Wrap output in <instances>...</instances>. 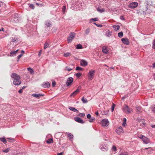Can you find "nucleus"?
<instances>
[{
	"label": "nucleus",
	"instance_id": "1",
	"mask_svg": "<svg viewBox=\"0 0 155 155\" xmlns=\"http://www.w3.org/2000/svg\"><path fill=\"white\" fill-rule=\"evenodd\" d=\"M11 78L14 79L13 83L15 85H18L21 83L20 76L16 73H13L11 75Z\"/></svg>",
	"mask_w": 155,
	"mask_h": 155
},
{
	"label": "nucleus",
	"instance_id": "2",
	"mask_svg": "<svg viewBox=\"0 0 155 155\" xmlns=\"http://www.w3.org/2000/svg\"><path fill=\"white\" fill-rule=\"evenodd\" d=\"M75 35V33L74 32H70L69 36L67 38V41L68 43L72 41V40L74 38Z\"/></svg>",
	"mask_w": 155,
	"mask_h": 155
},
{
	"label": "nucleus",
	"instance_id": "3",
	"mask_svg": "<svg viewBox=\"0 0 155 155\" xmlns=\"http://www.w3.org/2000/svg\"><path fill=\"white\" fill-rule=\"evenodd\" d=\"M95 71L94 70H90L88 74V78L90 80H92L94 75Z\"/></svg>",
	"mask_w": 155,
	"mask_h": 155
},
{
	"label": "nucleus",
	"instance_id": "4",
	"mask_svg": "<svg viewBox=\"0 0 155 155\" xmlns=\"http://www.w3.org/2000/svg\"><path fill=\"white\" fill-rule=\"evenodd\" d=\"M131 110L129 107L128 106L125 105L123 108V111L126 113L129 114L131 113Z\"/></svg>",
	"mask_w": 155,
	"mask_h": 155
},
{
	"label": "nucleus",
	"instance_id": "5",
	"mask_svg": "<svg viewBox=\"0 0 155 155\" xmlns=\"http://www.w3.org/2000/svg\"><path fill=\"white\" fill-rule=\"evenodd\" d=\"M73 78L71 77H70L67 79L66 81V84L68 86L70 85L73 81Z\"/></svg>",
	"mask_w": 155,
	"mask_h": 155
},
{
	"label": "nucleus",
	"instance_id": "6",
	"mask_svg": "<svg viewBox=\"0 0 155 155\" xmlns=\"http://www.w3.org/2000/svg\"><path fill=\"white\" fill-rule=\"evenodd\" d=\"M138 6V3L135 2L130 3L129 5V7L130 8H134L137 7Z\"/></svg>",
	"mask_w": 155,
	"mask_h": 155
},
{
	"label": "nucleus",
	"instance_id": "7",
	"mask_svg": "<svg viewBox=\"0 0 155 155\" xmlns=\"http://www.w3.org/2000/svg\"><path fill=\"white\" fill-rule=\"evenodd\" d=\"M18 15L17 14H15L13 15V18H12V21L17 22L18 21L19 18L18 17Z\"/></svg>",
	"mask_w": 155,
	"mask_h": 155
},
{
	"label": "nucleus",
	"instance_id": "8",
	"mask_svg": "<svg viewBox=\"0 0 155 155\" xmlns=\"http://www.w3.org/2000/svg\"><path fill=\"white\" fill-rule=\"evenodd\" d=\"M116 132L118 134L121 133H123L124 132L122 127L121 126H120L117 128L116 130Z\"/></svg>",
	"mask_w": 155,
	"mask_h": 155
},
{
	"label": "nucleus",
	"instance_id": "9",
	"mask_svg": "<svg viewBox=\"0 0 155 155\" xmlns=\"http://www.w3.org/2000/svg\"><path fill=\"white\" fill-rule=\"evenodd\" d=\"M74 119L75 121H77L78 123L81 124H83L84 123V121L82 120L81 118L78 117H75L74 118Z\"/></svg>",
	"mask_w": 155,
	"mask_h": 155
},
{
	"label": "nucleus",
	"instance_id": "10",
	"mask_svg": "<svg viewBox=\"0 0 155 155\" xmlns=\"http://www.w3.org/2000/svg\"><path fill=\"white\" fill-rule=\"evenodd\" d=\"M102 124L103 126H107L108 125L109 121L107 120L104 119L101 121Z\"/></svg>",
	"mask_w": 155,
	"mask_h": 155
},
{
	"label": "nucleus",
	"instance_id": "11",
	"mask_svg": "<svg viewBox=\"0 0 155 155\" xmlns=\"http://www.w3.org/2000/svg\"><path fill=\"white\" fill-rule=\"evenodd\" d=\"M121 41L123 43L126 45H128L130 43L128 39L127 38H122Z\"/></svg>",
	"mask_w": 155,
	"mask_h": 155
},
{
	"label": "nucleus",
	"instance_id": "12",
	"mask_svg": "<svg viewBox=\"0 0 155 155\" xmlns=\"http://www.w3.org/2000/svg\"><path fill=\"white\" fill-rule=\"evenodd\" d=\"M44 94H31V96L39 98L40 97L44 96Z\"/></svg>",
	"mask_w": 155,
	"mask_h": 155
},
{
	"label": "nucleus",
	"instance_id": "13",
	"mask_svg": "<svg viewBox=\"0 0 155 155\" xmlns=\"http://www.w3.org/2000/svg\"><path fill=\"white\" fill-rule=\"evenodd\" d=\"M102 51L105 54H107L109 51L108 48L107 46H103L102 47Z\"/></svg>",
	"mask_w": 155,
	"mask_h": 155
},
{
	"label": "nucleus",
	"instance_id": "14",
	"mask_svg": "<svg viewBox=\"0 0 155 155\" xmlns=\"http://www.w3.org/2000/svg\"><path fill=\"white\" fill-rule=\"evenodd\" d=\"M42 86L45 88H48L50 86V84L48 82L46 81L44 82L42 84Z\"/></svg>",
	"mask_w": 155,
	"mask_h": 155
},
{
	"label": "nucleus",
	"instance_id": "15",
	"mask_svg": "<svg viewBox=\"0 0 155 155\" xmlns=\"http://www.w3.org/2000/svg\"><path fill=\"white\" fill-rule=\"evenodd\" d=\"M80 64L81 66H85L87 65V63L86 61L82 59L80 61Z\"/></svg>",
	"mask_w": 155,
	"mask_h": 155
},
{
	"label": "nucleus",
	"instance_id": "16",
	"mask_svg": "<svg viewBox=\"0 0 155 155\" xmlns=\"http://www.w3.org/2000/svg\"><path fill=\"white\" fill-rule=\"evenodd\" d=\"M143 143L145 144H147L150 143V140L149 138L145 136L142 139Z\"/></svg>",
	"mask_w": 155,
	"mask_h": 155
},
{
	"label": "nucleus",
	"instance_id": "17",
	"mask_svg": "<svg viewBox=\"0 0 155 155\" xmlns=\"http://www.w3.org/2000/svg\"><path fill=\"white\" fill-rule=\"evenodd\" d=\"M80 92L79 90L77 89L75 91L73 92L70 95V97H74L78 93Z\"/></svg>",
	"mask_w": 155,
	"mask_h": 155
},
{
	"label": "nucleus",
	"instance_id": "18",
	"mask_svg": "<svg viewBox=\"0 0 155 155\" xmlns=\"http://www.w3.org/2000/svg\"><path fill=\"white\" fill-rule=\"evenodd\" d=\"M18 51L19 50H17L15 51H11L10 53V55L11 56H13L16 54L17 53Z\"/></svg>",
	"mask_w": 155,
	"mask_h": 155
},
{
	"label": "nucleus",
	"instance_id": "19",
	"mask_svg": "<svg viewBox=\"0 0 155 155\" xmlns=\"http://www.w3.org/2000/svg\"><path fill=\"white\" fill-rule=\"evenodd\" d=\"M150 110H151L153 113H155V105L151 106L149 108Z\"/></svg>",
	"mask_w": 155,
	"mask_h": 155
},
{
	"label": "nucleus",
	"instance_id": "20",
	"mask_svg": "<svg viewBox=\"0 0 155 155\" xmlns=\"http://www.w3.org/2000/svg\"><path fill=\"white\" fill-rule=\"evenodd\" d=\"M69 109L70 110H72L74 112H77V113L78 112V110L74 107H69Z\"/></svg>",
	"mask_w": 155,
	"mask_h": 155
},
{
	"label": "nucleus",
	"instance_id": "21",
	"mask_svg": "<svg viewBox=\"0 0 155 155\" xmlns=\"http://www.w3.org/2000/svg\"><path fill=\"white\" fill-rule=\"evenodd\" d=\"M137 110L136 112L137 113H141L142 112L141 107L140 106H138L136 107Z\"/></svg>",
	"mask_w": 155,
	"mask_h": 155
},
{
	"label": "nucleus",
	"instance_id": "22",
	"mask_svg": "<svg viewBox=\"0 0 155 155\" xmlns=\"http://www.w3.org/2000/svg\"><path fill=\"white\" fill-rule=\"evenodd\" d=\"M45 25L47 27H50L51 26V24L49 22L47 21L45 22Z\"/></svg>",
	"mask_w": 155,
	"mask_h": 155
},
{
	"label": "nucleus",
	"instance_id": "23",
	"mask_svg": "<svg viewBox=\"0 0 155 155\" xmlns=\"http://www.w3.org/2000/svg\"><path fill=\"white\" fill-rule=\"evenodd\" d=\"M112 27L115 31L118 30L120 28V26L119 25H114L112 26Z\"/></svg>",
	"mask_w": 155,
	"mask_h": 155
},
{
	"label": "nucleus",
	"instance_id": "24",
	"mask_svg": "<svg viewBox=\"0 0 155 155\" xmlns=\"http://www.w3.org/2000/svg\"><path fill=\"white\" fill-rule=\"evenodd\" d=\"M81 101L84 103H86L88 101L86 98L83 97H82Z\"/></svg>",
	"mask_w": 155,
	"mask_h": 155
},
{
	"label": "nucleus",
	"instance_id": "25",
	"mask_svg": "<svg viewBox=\"0 0 155 155\" xmlns=\"http://www.w3.org/2000/svg\"><path fill=\"white\" fill-rule=\"evenodd\" d=\"M66 133L68 135V137L70 140L73 138V135H72L71 134L68 133Z\"/></svg>",
	"mask_w": 155,
	"mask_h": 155
},
{
	"label": "nucleus",
	"instance_id": "26",
	"mask_svg": "<svg viewBox=\"0 0 155 155\" xmlns=\"http://www.w3.org/2000/svg\"><path fill=\"white\" fill-rule=\"evenodd\" d=\"M46 142L48 143H51L53 142V140L52 138L48 139L46 141Z\"/></svg>",
	"mask_w": 155,
	"mask_h": 155
},
{
	"label": "nucleus",
	"instance_id": "27",
	"mask_svg": "<svg viewBox=\"0 0 155 155\" xmlns=\"http://www.w3.org/2000/svg\"><path fill=\"white\" fill-rule=\"evenodd\" d=\"M83 48L82 45L80 44H78L77 45L76 48L77 49H80Z\"/></svg>",
	"mask_w": 155,
	"mask_h": 155
},
{
	"label": "nucleus",
	"instance_id": "28",
	"mask_svg": "<svg viewBox=\"0 0 155 155\" xmlns=\"http://www.w3.org/2000/svg\"><path fill=\"white\" fill-rule=\"evenodd\" d=\"M0 140L5 144L7 142L6 140L4 137L0 138Z\"/></svg>",
	"mask_w": 155,
	"mask_h": 155
},
{
	"label": "nucleus",
	"instance_id": "29",
	"mask_svg": "<svg viewBox=\"0 0 155 155\" xmlns=\"http://www.w3.org/2000/svg\"><path fill=\"white\" fill-rule=\"evenodd\" d=\"M28 70L30 72L31 74H32L34 72L33 70L31 68H27Z\"/></svg>",
	"mask_w": 155,
	"mask_h": 155
},
{
	"label": "nucleus",
	"instance_id": "30",
	"mask_svg": "<svg viewBox=\"0 0 155 155\" xmlns=\"http://www.w3.org/2000/svg\"><path fill=\"white\" fill-rule=\"evenodd\" d=\"M143 119H141V118L138 117L137 118L136 120L138 121L139 122H143Z\"/></svg>",
	"mask_w": 155,
	"mask_h": 155
},
{
	"label": "nucleus",
	"instance_id": "31",
	"mask_svg": "<svg viewBox=\"0 0 155 155\" xmlns=\"http://www.w3.org/2000/svg\"><path fill=\"white\" fill-rule=\"evenodd\" d=\"M101 150H102L103 151H106L107 150V148L106 147H105L103 146L101 147Z\"/></svg>",
	"mask_w": 155,
	"mask_h": 155
},
{
	"label": "nucleus",
	"instance_id": "32",
	"mask_svg": "<svg viewBox=\"0 0 155 155\" xmlns=\"http://www.w3.org/2000/svg\"><path fill=\"white\" fill-rule=\"evenodd\" d=\"M49 45V44L47 42H45L44 44V49H46Z\"/></svg>",
	"mask_w": 155,
	"mask_h": 155
},
{
	"label": "nucleus",
	"instance_id": "33",
	"mask_svg": "<svg viewBox=\"0 0 155 155\" xmlns=\"http://www.w3.org/2000/svg\"><path fill=\"white\" fill-rule=\"evenodd\" d=\"M123 35V33L122 31H121L118 33V36L120 38L122 37Z\"/></svg>",
	"mask_w": 155,
	"mask_h": 155
},
{
	"label": "nucleus",
	"instance_id": "34",
	"mask_svg": "<svg viewBox=\"0 0 155 155\" xmlns=\"http://www.w3.org/2000/svg\"><path fill=\"white\" fill-rule=\"evenodd\" d=\"M90 29L89 28H87L85 31V33L86 35H88L90 32Z\"/></svg>",
	"mask_w": 155,
	"mask_h": 155
},
{
	"label": "nucleus",
	"instance_id": "35",
	"mask_svg": "<svg viewBox=\"0 0 155 155\" xmlns=\"http://www.w3.org/2000/svg\"><path fill=\"white\" fill-rule=\"evenodd\" d=\"M97 10L99 12H104V10L103 9H100L99 7H98L97 8Z\"/></svg>",
	"mask_w": 155,
	"mask_h": 155
},
{
	"label": "nucleus",
	"instance_id": "36",
	"mask_svg": "<svg viewBox=\"0 0 155 155\" xmlns=\"http://www.w3.org/2000/svg\"><path fill=\"white\" fill-rule=\"evenodd\" d=\"M82 74L80 73H78L75 74V76L78 78H79L81 75Z\"/></svg>",
	"mask_w": 155,
	"mask_h": 155
},
{
	"label": "nucleus",
	"instance_id": "37",
	"mask_svg": "<svg viewBox=\"0 0 155 155\" xmlns=\"http://www.w3.org/2000/svg\"><path fill=\"white\" fill-rule=\"evenodd\" d=\"M76 70L78 71H82L83 70V68L80 67H77L76 68Z\"/></svg>",
	"mask_w": 155,
	"mask_h": 155
},
{
	"label": "nucleus",
	"instance_id": "38",
	"mask_svg": "<svg viewBox=\"0 0 155 155\" xmlns=\"http://www.w3.org/2000/svg\"><path fill=\"white\" fill-rule=\"evenodd\" d=\"M112 149L114 151H116L117 150L116 147L114 145L112 147Z\"/></svg>",
	"mask_w": 155,
	"mask_h": 155
},
{
	"label": "nucleus",
	"instance_id": "39",
	"mask_svg": "<svg viewBox=\"0 0 155 155\" xmlns=\"http://www.w3.org/2000/svg\"><path fill=\"white\" fill-rule=\"evenodd\" d=\"M140 125L142 127L145 126V120H143V122H140Z\"/></svg>",
	"mask_w": 155,
	"mask_h": 155
},
{
	"label": "nucleus",
	"instance_id": "40",
	"mask_svg": "<svg viewBox=\"0 0 155 155\" xmlns=\"http://www.w3.org/2000/svg\"><path fill=\"white\" fill-rule=\"evenodd\" d=\"M29 7L32 9H34L35 8L34 6L32 4H29Z\"/></svg>",
	"mask_w": 155,
	"mask_h": 155
},
{
	"label": "nucleus",
	"instance_id": "41",
	"mask_svg": "<svg viewBox=\"0 0 155 155\" xmlns=\"http://www.w3.org/2000/svg\"><path fill=\"white\" fill-rule=\"evenodd\" d=\"M114 107H115V104H114V103H113V104L111 108V111L112 112L114 110Z\"/></svg>",
	"mask_w": 155,
	"mask_h": 155
},
{
	"label": "nucleus",
	"instance_id": "42",
	"mask_svg": "<svg viewBox=\"0 0 155 155\" xmlns=\"http://www.w3.org/2000/svg\"><path fill=\"white\" fill-rule=\"evenodd\" d=\"M94 24L95 25L97 26L98 27H103V25H102L100 24V25H98L96 24L95 23H94Z\"/></svg>",
	"mask_w": 155,
	"mask_h": 155
},
{
	"label": "nucleus",
	"instance_id": "43",
	"mask_svg": "<svg viewBox=\"0 0 155 155\" xmlns=\"http://www.w3.org/2000/svg\"><path fill=\"white\" fill-rule=\"evenodd\" d=\"M95 120V118L94 117H92L91 119H90L89 120V121L90 122H93Z\"/></svg>",
	"mask_w": 155,
	"mask_h": 155
},
{
	"label": "nucleus",
	"instance_id": "44",
	"mask_svg": "<svg viewBox=\"0 0 155 155\" xmlns=\"http://www.w3.org/2000/svg\"><path fill=\"white\" fill-rule=\"evenodd\" d=\"M108 112L109 110H108V111H104L103 112L102 114L104 115H107L108 114Z\"/></svg>",
	"mask_w": 155,
	"mask_h": 155
},
{
	"label": "nucleus",
	"instance_id": "45",
	"mask_svg": "<svg viewBox=\"0 0 155 155\" xmlns=\"http://www.w3.org/2000/svg\"><path fill=\"white\" fill-rule=\"evenodd\" d=\"M85 116V114L84 113H80L79 114L78 116L79 117H84Z\"/></svg>",
	"mask_w": 155,
	"mask_h": 155
},
{
	"label": "nucleus",
	"instance_id": "46",
	"mask_svg": "<svg viewBox=\"0 0 155 155\" xmlns=\"http://www.w3.org/2000/svg\"><path fill=\"white\" fill-rule=\"evenodd\" d=\"M91 20H93L94 21H96L98 20V18H92Z\"/></svg>",
	"mask_w": 155,
	"mask_h": 155
},
{
	"label": "nucleus",
	"instance_id": "47",
	"mask_svg": "<svg viewBox=\"0 0 155 155\" xmlns=\"http://www.w3.org/2000/svg\"><path fill=\"white\" fill-rule=\"evenodd\" d=\"M70 53H67L64 54V56L65 57H67L69 56Z\"/></svg>",
	"mask_w": 155,
	"mask_h": 155
},
{
	"label": "nucleus",
	"instance_id": "48",
	"mask_svg": "<svg viewBox=\"0 0 155 155\" xmlns=\"http://www.w3.org/2000/svg\"><path fill=\"white\" fill-rule=\"evenodd\" d=\"M66 7L65 6H64L62 7V9L63 10V11L64 13V12L65 9H66Z\"/></svg>",
	"mask_w": 155,
	"mask_h": 155
},
{
	"label": "nucleus",
	"instance_id": "49",
	"mask_svg": "<svg viewBox=\"0 0 155 155\" xmlns=\"http://www.w3.org/2000/svg\"><path fill=\"white\" fill-rule=\"evenodd\" d=\"M23 56V54H21L18 56L17 57V58L18 59V61L19 60L20 58Z\"/></svg>",
	"mask_w": 155,
	"mask_h": 155
},
{
	"label": "nucleus",
	"instance_id": "50",
	"mask_svg": "<svg viewBox=\"0 0 155 155\" xmlns=\"http://www.w3.org/2000/svg\"><path fill=\"white\" fill-rule=\"evenodd\" d=\"M144 137H145V136H144L142 134H141L139 136V137L140 139H143V138Z\"/></svg>",
	"mask_w": 155,
	"mask_h": 155
},
{
	"label": "nucleus",
	"instance_id": "51",
	"mask_svg": "<svg viewBox=\"0 0 155 155\" xmlns=\"http://www.w3.org/2000/svg\"><path fill=\"white\" fill-rule=\"evenodd\" d=\"M119 155H127V153L126 152H123L120 154Z\"/></svg>",
	"mask_w": 155,
	"mask_h": 155
},
{
	"label": "nucleus",
	"instance_id": "52",
	"mask_svg": "<svg viewBox=\"0 0 155 155\" xmlns=\"http://www.w3.org/2000/svg\"><path fill=\"white\" fill-rule=\"evenodd\" d=\"M65 69L68 71H70L72 70V69L69 68L67 66L65 67Z\"/></svg>",
	"mask_w": 155,
	"mask_h": 155
},
{
	"label": "nucleus",
	"instance_id": "53",
	"mask_svg": "<svg viewBox=\"0 0 155 155\" xmlns=\"http://www.w3.org/2000/svg\"><path fill=\"white\" fill-rule=\"evenodd\" d=\"M9 151V150L7 148L5 150H4L3 151V152H5V153H8Z\"/></svg>",
	"mask_w": 155,
	"mask_h": 155
},
{
	"label": "nucleus",
	"instance_id": "54",
	"mask_svg": "<svg viewBox=\"0 0 155 155\" xmlns=\"http://www.w3.org/2000/svg\"><path fill=\"white\" fill-rule=\"evenodd\" d=\"M91 117V116L90 114H88L87 115V118L88 119H90Z\"/></svg>",
	"mask_w": 155,
	"mask_h": 155
},
{
	"label": "nucleus",
	"instance_id": "55",
	"mask_svg": "<svg viewBox=\"0 0 155 155\" xmlns=\"http://www.w3.org/2000/svg\"><path fill=\"white\" fill-rule=\"evenodd\" d=\"M52 85L53 87H54L56 85V83L55 81H53L52 83Z\"/></svg>",
	"mask_w": 155,
	"mask_h": 155
},
{
	"label": "nucleus",
	"instance_id": "56",
	"mask_svg": "<svg viewBox=\"0 0 155 155\" xmlns=\"http://www.w3.org/2000/svg\"><path fill=\"white\" fill-rule=\"evenodd\" d=\"M126 123L125 122V121H123V122L122 124V126H123V127H124L126 124Z\"/></svg>",
	"mask_w": 155,
	"mask_h": 155
},
{
	"label": "nucleus",
	"instance_id": "57",
	"mask_svg": "<svg viewBox=\"0 0 155 155\" xmlns=\"http://www.w3.org/2000/svg\"><path fill=\"white\" fill-rule=\"evenodd\" d=\"M23 92V90H22V89H20L18 91V92L20 93H21L22 92Z\"/></svg>",
	"mask_w": 155,
	"mask_h": 155
},
{
	"label": "nucleus",
	"instance_id": "58",
	"mask_svg": "<svg viewBox=\"0 0 155 155\" xmlns=\"http://www.w3.org/2000/svg\"><path fill=\"white\" fill-rule=\"evenodd\" d=\"M63 153L62 152L60 153H58L57 154V155H62L63 154Z\"/></svg>",
	"mask_w": 155,
	"mask_h": 155
},
{
	"label": "nucleus",
	"instance_id": "59",
	"mask_svg": "<svg viewBox=\"0 0 155 155\" xmlns=\"http://www.w3.org/2000/svg\"><path fill=\"white\" fill-rule=\"evenodd\" d=\"M41 53V51L40 50L38 53V55L39 56H40Z\"/></svg>",
	"mask_w": 155,
	"mask_h": 155
},
{
	"label": "nucleus",
	"instance_id": "60",
	"mask_svg": "<svg viewBox=\"0 0 155 155\" xmlns=\"http://www.w3.org/2000/svg\"><path fill=\"white\" fill-rule=\"evenodd\" d=\"M35 4H36V5H37V6H39V5H43V4H42H42H38V3H37V2H36V3H35Z\"/></svg>",
	"mask_w": 155,
	"mask_h": 155
},
{
	"label": "nucleus",
	"instance_id": "61",
	"mask_svg": "<svg viewBox=\"0 0 155 155\" xmlns=\"http://www.w3.org/2000/svg\"><path fill=\"white\" fill-rule=\"evenodd\" d=\"M81 86H78V87L77 89H79V91H80V90H81Z\"/></svg>",
	"mask_w": 155,
	"mask_h": 155
},
{
	"label": "nucleus",
	"instance_id": "62",
	"mask_svg": "<svg viewBox=\"0 0 155 155\" xmlns=\"http://www.w3.org/2000/svg\"><path fill=\"white\" fill-rule=\"evenodd\" d=\"M152 65H153V67L155 68V62H154L153 64Z\"/></svg>",
	"mask_w": 155,
	"mask_h": 155
},
{
	"label": "nucleus",
	"instance_id": "63",
	"mask_svg": "<svg viewBox=\"0 0 155 155\" xmlns=\"http://www.w3.org/2000/svg\"><path fill=\"white\" fill-rule=\"evenodd\" d=\"M21 54H23L25 53L24 51L23 50H22L21 51Z\"/></svg>",
	"mask_w": 155,
	"mask_h": 155
},
{
	"label": "nucleus",
	"instance_id": "64",
	"mask_svg": "<svg viewBox=\"0 0 155 155\" xmlns=\"http://www.w3.org/2000/svg\"><path fill=\"white\" fill-rule=\"evenodd\" d=\"M107 35L108 36H110L111 35V34H110V32H108V35Z\"/></svg>",
	"mask_w": 155,
	"mask_h": 155
}]
</instances>
